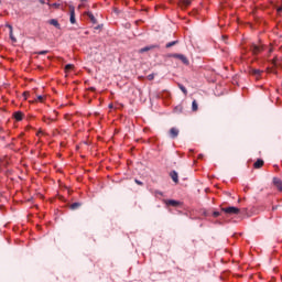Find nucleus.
<instances>
[{"label":"nucleus","mask_w":282,"mask_h":282,"mask_svg":"<svg viewBox=\"0 0 282 282\" xmlns=\"http://www.w3.org/2000/svg\"><path fill=\"white\" fill-rule=\"evenodd\" d=\"M221 213H225V215H239L240 209L238 207H223Z\"/></svg>","instance_id":"nucleus-1"},{"label":"nucleus","mask_w":282,"mask_h":282,"mask_svg":"<svg viewBox=\"0 0 282 282\" xmlns=\"http://www.w3.org/2000/svg\"><path fill=\"white\" fill-rule=\"evenodd\" d=\"M171 56L172 58H178V61L182 62L183 65H189L188 57H186V55L184 54L175 53V54H172Z\"/></svg>","instance_id":"nucleus-2"},{"label":"nucleus","mask_w":282,"mask_h":282,"mask_svg":"<svg viewBox=\"0 0 282 282\" xmlns=\"http://www.w3.org/2000/svg\"><path fill=\"white\" fill-rule=\"evenodd\" d=\"M250 50H251L252 54L254 56H257V54H261V52H263V46L257 45V44H251Z\"/></svg>","instance_id":"nucleus-3"},{"label":"nucleus","mask_w":282,"mask_h":282,"mask_svg":"<svg viewBox=\"0 0 282 282\" xmlns=\"http://www.w3.org/2000/svg\"><path fill=\"white\" fill-rule=\"evenodd\" d=\"M69 22L72 23V25L76 24V9L74 8V6L69 7Z\"/></svg>","instance_id":"nucleus-4"},{"label":"nucleus","mask_w":282,"mask_h":282,"mask_svg":"<svg viewBox=\"0 0 282 282\" xmlns=\"http://www.w3.org/2000/svg\"><path fill=\"white\" fill-rule=\"evenodd\" d=\"M273 185L280 193H282V181L279 177H273Z\"/></svg>","instance_id":"nucleus-5"},{"label":"nucleus","mask_w":282,"mask_h":282,"mask_svg":"<svg viewBox=\"0 0 282 282\" xmlns=\"http://www.w3.org/2000/svg\"><path fill=\"white\" fill-rule=\"evenodd\" d=\"M177 135H180V129H177V128H171V129H170V138H172L173 140H175V138H177Z\"/></svg>","instance_id":"nucleus-6"},{"label":"nucleus","mask_w":282,"mask_h":282,"mask_svg":"<svg viewBox=\"0 0 282 282\" xmlns=\"http://www.w3.org/2000/svg\"><path fill=\"white\" fill-rule=\"evenodd\" d=\"M86 15L88 17V19H90V22L96 25V23H98V20L96 19V17H94V13H91V11H87Z\"/></svg>","instance_id":"nucleus-7"},{"label":"nucleus","mask_w":282,"mask_h":282,"mask_svg":"<svg viewBox=\"0 0 282 282\" xmlns=\"http://www.w3.org/2000/svg\"><path fill=\"white\" fill-rule=\"evenodd\" d=\"M48 24L53 25L54 28H56L57 30H61V23H58V20L56 19H51L48 20Z\"/></svg>","instance_id":"nucleus-8"},{"label":"nucleus","mask_w":282,"mask_h":282,"mask_svg":"<svg viewBox=\"0 0 282 282\" xmlns=\"http://www.w3.org/2000/svg\"><path fill=\"white\" fill-rule=\"evenodd\" d=\"M13 118L18 121L21 122V120H23V113L21 111H15L13 113Z\"/></svg>","instance_id":"nucleus-9"},{"label":"nucleus","mask_w":282,"mask_h":282,"mask_svg":"<svg viewBox=\"0 0 282 282\" xmlns=\"http://www.w3.org/2000/svg\"><path fill=\"white\" fill-rule=\"evenodd\" d=\"M264 162L262 159H258L254 163H253V169H261L263 166Z\"/></svg>","instance_id":"nucleus-10"},{"label":"nucleus","mask_w":282,"mask_h":282,"mask_svg":"<svg viewBox=\"0 0 282 282\" xmlns=\"http://www.w3.org/2000/svg\"><path fill=\"white\" fill-rule=\"evenodd\" d=\"M170 177H172V180H173V182H174L175 184H177V183L180 182L178 175H177V173H176L175 171H172V172L170 173Z\"/></svg>","instance_id":"nucleus-11"},{"label":"nucleus","mask_w":282,"mask_h":282,"mask_svg":"<svg viewBox=\"0 0 282 282\" xmlns=\"http://www.w3.org/2000/svg\"><path fill=\"white\" fill-rule=\"evenodd\" d=\"M167 206H173L174 208H177V206H180V202L175 200V199H169L166 202Z\"/></svg>","instance_id":"nucleus-12"},{"label":"nucleus","mask_w":282,"mask_h":282,"mask_svg":"<svg viewBox=\"0 0 282 282\" xmlns=\"http://www.w3.org/2000/svg\"><path fill=\"white\" fill-rule=\"evenodd\" d=\"M192 2L193 0H182L181 6L182 8H188V6H191Z\"/></svg>","instance_id":"nucleus-13"},{"label":"nucleus","mask_w":282,"mask_h":282,"mask_svg":"<svg viewBox=\"0 0 282 282\" xmlns=\"http://www.w3.org/2000/svg\"><path fill=\"white\" fill-rule=\"evenodd\" d=\"M177 86L181 89V91L184 94V96H188V90L186 89V87H184V85L178 84Z\"/></svg>","instance_id":"nucleus-14"},{"label":"nucleus","mask_w":282,"mask_h":282,"mask_svg":"<svg viewBox=\"0 0 282 282\" xmlns=\"http://www.w3.org/2000/svg\"><path fill=\"white\" fill-rule=\"evenodd\" d=\"M82 204L80 203H73L70 204L69 208L70 210H77V208H80Z\"/></svg>","instance_id":"nucleus-15"},{"label":"nucleus","mask_w":282,"mask_h":282,"mask_svg":"<svg viewBox=\"0 0 282 282\" xmlns=\"http://www.w3.org/2000/svg\"><path fill=\"white\" fill-rule=\"evenodd\" d=\"M184 111V107L182 105H178L174 108V113H182Z\"/></svg>","instance_id":"nucleus-16"},{"label":"nucleus","mask_w":282,"mask_h":282,"mask_svg":"<svg viewBox=\"0 0 282 282\" xmlns=\"http://www.w3.org/2000/svg\"><path fill=\"white\" fill-rule=\"evenodd\" d=\"M150 50H153V46H145L140 50V54H144V52H149Z\"/></svg>","instance_id":"nucleus-17"},{"label":"nucleus","mask_w":282,"mask_h":282,"mask_svg":"<svg viewBox=\"0 0 282 282\" xmlns=\"http://www.w3.org/2000/svg\"><path fill=\"white\" fill-rule=\"evenodd\" d=\"M262 73H263V70H261V69H253L252 70L253 76H261Z\"/></svg>","instance_id":"nucleus-18"},{"label":"nucleus","mask_w":282,"mask_h":282,"mask_svg":"<svg viewBox=\"0 0 282 282\" xmlns=\"http://www.w3.org/2000/svg\"><path fill=\"white\" fill-rule=\"evenodd\" d=\"M197 109H198L197 100H193V102H192V110L193 111H197Z\"/></svg>","instance_id":"nucleus-19"},{"label":"nucleus","mask_w":282,"mask_h":282,"mask_svg":"<svg viewBox=\"0 0 282 282\" xmlns=\"http://www.w3.org/2000/svg\"><path fill=\"white\" fill-rule=\"evenodd\" d=\"M9 36H10V39H11V41H12L13 43H17V37H14L13 31H10V32H9Z\"/></svg>","instance_id":"nucleus-20"},{"label":"nucleus","mask_w":282,"mask_h":282,"mask_svg":"<svg viewBox=\"0 0 282 282\" xmlns=\"http://www.w3.org/2000/svg\"><path fill=\"white\" fill-rule=\"evenodd\" d=\"M178 41H172L165 45V47H173V45H177Z\"/></svg>","instance_id":"nucleus-21"},{"label":"nucleus","mask_w":282,"mask_h":282,"mask_svg":"<svg viewBox=\"0 0 282 282\" xmlns=\"http://www.w3.org/2000/svg\"><path fill=\"white\" fill-rule=\"evenodd\" d=\"M69 69H74V65L73 64H67L65 66V72H69Z\"/></svg>","instance_id":"nucleus-22"},{"label":"nucleus","mask_w":282,"mask_h":282,"mask_svg":"<svg viewBox=\"0 0 282 282\" xmlns=\"http://www.w3.org/2000/svg\"><path fill=\"white\" fill-rule=\"evenodd\" d=\"M36 54H39L40 56H43L45 54H50V51H40V52H36Z\"/></svg>","instance_id":"nucleus-23"},{"label":"nucleus","mask_w":282,"mask_h":282,"mask_svg":"<svg viewBox=\"0 0 282 282\" xmlns=\"http://www.w3.org/2000/svg\"><path fill=\"white\" fill-rule=\"evenodd\" d=\"M57 115H58V112L53 111V117H51L50 120H52V122H54V120H56Z\"/></svg>","instance_id":"nucleus-24"},{"label":"nucleus","mask_w":282,"mask_h":282,"mask_svg":"<svg viewBox=\"0 0 282 282\" xmlns=\"http://www.w3.org/2000/svg\"><path fill=\"white\" fill-rule=\"evenodd\" d=\"M153 78H155V75H154V74L148 75V80H153Z\"/></svg>","instance_id":"nucleus-25"},{"label":"nucleus","mask_w":282,"mask_h":282,"mask_svg":"<svg viewBox=\"0 0 282 282\" xmlns=\"http://www.w3.org/2000/svg\"><path fill=\"white\" fill-rule=\"evenodd\" d=\"M51 8H61V4L59 3H52Z\"/></svg>","instance_id":"nucleus-26"},{"label":"nucleus","mask_w":282,"mask_h":282,"mask_svg":"<svg viewBox=\"0 0 282 282\" xmlns=\"http://www.w3.org/2000/svg\"><path fill=\"white\" fill-rule=\"evenodd\" d=\"M43 99H44L43 95H39V96H37V100H39L40 102H43Z\"/></svg>","instance_id":"nucleus-27"},{"label":"nucleus","mask_w":282,"mask_h":282,"mask_svg":"<svg viewBox=\"0 0 282 282\" xmlns=\"http://www.w3.org/2000/svg\"><path fill=\"white\" fill-rule=\"evenodd\" d=\"M219 215H221V213H219V212H214L213 213V217H219Z\"/></svg>","instance_id":"nucleus-28"},{"label":"nucleus","mask_w":282,"mask_h":282,"mask_svg":"<svg viewBox=\"0 0 282 282\" xmlns=\"http://www.w3.org/2000/svg\"><path fill=\"white\" fill-rule=\"evenodd\" d=\"M6 28H8L9 30H10V32H12L13 31V29H12V26H11V24H6Z\"/></svg>","instance_id":"nucleus-29"},{"label":"nucleus","mask_w":282,"mask_h":282,"mask_svg":"<svg viewBox=\"0 0 282 282\" xmlns=\"http://www.w3.org/2000/svg\"><path fill=\"white\" fill-rule=\"evenodd\" d=\"M95 30H102V24L95 26Z\"/></svg>","instance_id":"nucleus-30"},{"label":"nucleus","mask_w":282,"mask_h":282,"mask_svg":"<svg viewBox=\"0 0 282 282\" xmlns=\"http://www.w3.org/2000/svg\"><path fill=\"white\" fill-rule=\"evenodd\" d=\"M23 96H24L25 99H28V96H30V93L24 91V93H23Z\"/></svg>","instance_id":"nucleus-31"},{"label":"nucleus","mask_w":282,"mask_h":282,"mask_svg":"<svg viewBox=\"0 0 282 282\" xmlns=\"http://www.w3.org/2000/svg\"><path fill=\"white\" fill-rule=\"evenodd\" d=\"M135 184H138L139 186H142V182L141 181L135 180Z\"/></svg>","instance_id":"nucleus-32"},{"label":"nucleus","mask_w":282,"mask_h":282,"mask_svg":"<svg viewBox=\"0 0 282 282\" xmlns=\"http://www.w3.org/2000/svg\"><path fill=\"white\" fill-rule=\"evenodd\" d=\"M272 52H274V48H273V47H270V48H269V54H272Z\"/></svg>","instance_id":"nucleus-33"},{"label":"nucleus","mask_w":282,"mask_h":282,"mask_svg":"<svg viewBox=\"0 0 282 282\" xmlns=\"http://www.w3.org/2000/svg\"><path fill=\"white\" fill-rule=\"evenodd\" d=\"M89 89H90V91H96V88H94V87H90Z\"/></svg>","instance_id":"nucleus-34"},{"label":"nucleus","mask_w":282,"mask_h":282,"mask_svg":"<svg viewBox=\"0 0 282 282\" xmlns=\"http://www.w3.org/2000/svg\"><path fill=\"white\" fill-rule=\"evenodd\" d=\"M278 12H282V7H280V8L278 9Z\"/></svg>","instance_id":"nucleus-35"},{"label":"nucleus","mask_w":282,"mask_h":282,"mask_svg":"<svg viewBox=\"0 0 282 282\" xmlns=\"http://www.w3.org/2000/svg\"><path fill=\"white\" fill-rule=\"evenodd\" d=\"M82 2H85V1H87V0H80Z\"/></svg>","instance_id":"nucleus-36"},{"label":"nucleus","mask_w":282,"mask_h":282,"mask_svg":"<svg viewBox=\"0 0 282 282\" xmlns=\"http://www.w3.org/2000/svg\"><path fill=\"white\" fill-rule=\"evenodd\" d=\"M37 135H41V132H37Z\"/></svg>","instance_id":"nucleus-37"}]
</instances>
